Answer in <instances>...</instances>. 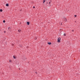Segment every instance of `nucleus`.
Instances as JSON below:
<instances>
[{
	"label": "nucleus",
	"mask_w": 80,
	"mask_h": 80,
	"mask_svg": "<svg viewBox=\"0 0 80 80\" xmlns=\"http://www.w3.org/2000/svg\"><path fill=\"white\" fill-rule=\"evenodd\" d=\"M60 40H61L60 38H58V43H60Z\"/></svg>",
	"instance_id": "nucleus-1"
},
{
	"label": "nucleus",
	"mask_w": 80,
	"mask_h": 80,
	"mask_svg": "<svg viewBox=\"0 0 80 80\" xmlns=\"http://www.w3.org/2000/svg\"><path fill=\"white\" fill-rule=\"evenodd\" d=\"M64 22H67V18H63Z\"/></svg>",
	"instance_id": "nucleus-2"
},
{
	"label": "nucleus",
	"mask_w": 80,
	"mask_h": 80,
	"mask_svg": "<svg viewBox=\"0 0 80 80\" xmlns=\"http://www.w3.org/2000/svg\"><path fill=\"white\" fill-rule=\"evenodd\" d=\"M6 7H8L9 6V5L8 4V3H7L6 4Z\"/></svg>",
	"instance_id": "nucleus-3"
},
{
	"label": "nucleus",
	"mask_w": 80,
	"mask_h": 80,
	"mask_svg": "<svg viewBox=\"0 0 80 80\" xmlns=\"http://www.w3.org/2000/svg\"><path fill=\"white\" fill-rule=\"evenodd\" d=\"M27 24L28 25H30V22H27Z\"/></svg>",
	"instance_id": "nucleus-4"
},
{
	"label": "nucleus",
	"mask_w": 80,
	"mask_h": 80,
	"mask_svg": "<svg viewBox=\"0 0 80 80\" xmlns=\"http://www.w3.org/2000/svg\"><path fill=\"white\" fill-rule=\"evenodd\" d=\"M23 60H25V59H27L26 58H25V57H24V58H23L22 59Z\"/></svg>",
	"instance_id": "nucleus-5"
},
{
	"label": "nucleus",
	"mask_w": 80,
	"mask_h": 80,
	"mask_svg": "<svg viewBox=\"0 0 80 80\" xmlns=\"http://www.w3.org/2000/svg\"><path fill=\"white\" fill-rule=\"evenodd\" d=\"M8 30H9V31H10V30H11V28H10V27L8 28Z\"/></svg>",
	"instance_id": "nucleus-6"
},
{
	"label": "nucleus",
	"mask_w": 80,
	"mask_h": 80,
	"mask_svg": "<svg viewBox=\"0 0 80 80\" xmlns=\"http://www.w3.org/2000/svg\"><path fill=\"white\" fill-rule=\"evenodd\" d=\"M48 45H51V44H52V43L51 42H48Z\"/></svg>",
	"instance_id": "nucleus-7"
},
{
	"label": "nucleus",
	"mask_w": 80,
	"mask_h": 80,
	"mask_svg": "<svg viewBox=\"0 0 80 80\" xmlns=\"http://www.w3.org/2000/svg\"><path fill=\"white\" fill-rule=\"evenodd\" d=\"M0 12H3V10L2 9H0Z\"/></svg>",
	"instance_id": "nucleus-8"
},
{
	"label": "nucleus",
	"mask_w": 80,
	"mask_h": 80,
	"mask_svg": "<svg viewBox=\"0 0 80 80\" xmlns=\"http://www.w3.org/2000/svg\"><path fill=\"white\" fill-rule=\"evenodd\" d=\"M21 30H18V32H21Z\"/></svg>",
	"instance_id": "nucleus-9"
},
{
	"label": "nucleus",
	"mask_w": 80,
	"mask_h": 80,
	"mask_svg": "<svg viewBox=\"0 0 80 80\" xmlns=\"http://www.w3.org/2000/svg\"><path fill=\"white\" fill-rule=\"evenodd\" d=\"M13 58H14V59H15L16 58L15 57V56H13Z\"/></svg>",
	"instance_id": "nucleus-10"
},
{
	"label": "nucleus",
	"mask_w": 80,
	"mask_h": 80,
	"mask_svg": "<svg viewBox=\"0 0 80 80\" xmlns=\"http://www.w3.org/2000/svg\"><path fill=\"white\" fill-rule=\"evenodd\" d=\"M45 0H44L43 1V3H45Z\"/></svg>",
	"instance_id": "nucleus-11"
},
{
	"label": "nucleus",
	"mask_w": 80,
	"mask_h": 80,
	"mask_svg": "<svg viewBox=\"0 0 80 80\" xmlns=\"http://www.w3.org/2000/svg\"><path fill=\"white\" fill-rule=\"evenodd\" d=\"M63 35L64 36H66V34L65 33H64Z\"/></svg>",
	"instance_id": "nucleus-12"
},
{
	"label": "nucleus",
	"mask_w": 80,
	"mask_h": 80,
	"mask_svg": "<svg viewBox=\"0 0 80 80\" xmlns=\"http://www.w3.org/2000/svg\"><path fill=\"white\" fill-rule=\"evenodd\" d=\"M3 22L4 23H5V20H4L3 21Z\"/></svg>",
	"instance_id": "nucleus-13"
},
{
	"label": "nucleus",
	"mask_w": 80,
	"mask_h": 80,
	"mask_svg": "<svg viewBox=\"0 0 80 80\" xmlns=\"http://www.w3.org/2000/svg\"><path fill=\"white\" fill-rule=\"evenodd\" d=\"M9 62H12V61H11V60H10Z\"/></svg>",
	"instance_id": "nucleus-14"
},
{
	"label": "nucleus",
	"mask_w": 80,
	"mask_h": 80,
	"mask_svg": "<svg viewBox=\"0 0 80 80\" xmlns=\"http://www.w3.org/2000/svg\"><path fill=\"white\" fill-rule=\"evenodd\" d=\"M77 16V15H74L75 17H76Z\"/></svg>",
	"instance_id": "nucleus-15"
},
{
	"label": "nucleus",
	"mask_w": 80,
	"mask_h": 80,
	"mask_svg": "<svg viewBox=\"0 0 80 80\" xmlns=\"http://www.w3.org/2000/svg\"><path fill=\"white\" fill-rule=\"evenodd\" d=\"M72 31L73 32H74V30H72Z\"/></svg>",
	"instance_id": "nucleus-16"
},
{
	"label": "nucleus",
	"mask_w": 80,
	"mask_h": 80,
	"mask_svg": "<svg viewBox=\"0 0 80 80\" xmlns=\"http://www.w3.org/2000/svg\"><path fill=\"white\" fill-rule=\"evenodd\" d=\"M35 8V6H33V8Z\"/></svg>",
	"instance_id": "nucleus-17"
},
{
	"label": "nucleus",
	"mask_w": 80,
	"mask_h": 80,
	"mask_svg": "<svg viewBox=\"0 0 80 80\" xmlns=\"http://www.w3.org/2000/svg\"><path fill=\"white\" fill-rule=\"evenodd\" d=\"M35 73L36 74H37V72H35Z\"/></svg>",
	"instance_id": "nucleus-18"
},
{
	"label": "nucleus",
	"mask_w": 80,
	"mask_h": 80,
	"mask_svg": "<svg viewBox=\"0 0 80 80\" xmlns=\"http://www.w3.org/2000/svg\"><path fill=\"white\" fill-rule=\"evenodd\" d=\"M4 33H6V31H4Z\"/></svg>",
	"instance_id": "nucleus-19"
},
{
	"label": "nucleus",
	"mask_w": 80,
	"mask_h": 80,
	"mask_svg": "<svg viewBox=\"0 0 80 80\" xmlns=\"http://www.w3.org/2000/svg\"><path fill=\"white\" fill-rule=\"evenodd\" d=\"M61 25H62V23H61Z\"/></svg>",
	"instance_id": "nucleus-20"
},
{
	"label": "nucleus",
	"mask_w": 80,
	"mask_h": 80,
	"mask_svg": "<svg viewBox=\"0 0 80 80\" xmlns=\"http://www.w3.org/2000/svg\"><path fill=\"white\" fill-rule=\"evenodd\" d=\"M49 3L50 4V2H49Z\"/></svg>",
	"instance_id": "nucleus-21"
},
{
	"label": "nucleus",
	"mask_w": 80,
	"mask_h": 80,
	"mask_svg": "<svg viewBox=\"0 0 80 80\" xmlns=\"http://www.w3.org/2000/svg\"><path fill=\"white\" fill-rule=\"evenodd\" d=\"M27 48H28V47H27Z\"/></svg>",
	"instance_id": "nucleus-22"
},
{
	"label": "nucleus",
	"mask_w": 80,
	"mask_h": 80,
	"mask_svg": "<svg viewBox=\"0 0 80 80\" xmlns=\"http://www.w3.org/2000/svg\"><path fill=\"white\" fill-rule=\"evenodd\" d=\"M50 2H52V0H50Z\"/></svg>",
	"instance_id": "nucleus-23"
},
{
	"label": "nucleus",
	"mask_w": 80,
	"mask_h": 80,
	"mask_svg": "<svg viewBox=\"0 0 80 80\" xmlns=\"http://www.w3.org/2000/svg\"><path fill=\"white\" fill-rule=\"evenodd\" d=\"M37 39V38H36V39H35V40H36Z\"/></svg>",
	"instance_id": "nucleus-24"
},
{
	"label": "nucleus",
	"mask_w": 80,
	"mask_h": 80,
	"mask_svg": "<svg viewBox=\"0 0 80 80\" xmlns=\"http://www.w3.org/2000/svg\"><path fill=\"white\" fill-rule=\"evenodd\" d=\"M20 68H19V70H20Z\"/></svg>",
	"instance_id": "nucleus-25"
},
{
	"label": "nucleus",
	"mask_w": 80,
	"mask_h": 80,
	"mask_svg": "<svg viewBox=\"0 0 80 80\" xmlns=\"http://www.w3.org/2000/svg\"><path fill=\"white\" fill-rule=\"evenodd\" d=\"M47 3H48V2H47Z\"/></svg>",
	"instance_id": "nucleus-26"
},
{
	"label": "nucleus",
	"mask_w": 80,
	"mask_h": 80,
	"mask_svg": "<svg viewBox=\"0 0 80 80\" xmlns=\"http://www.w3.org/2000/svg\"><path fill=\"white\" fill-rule=\"evenodd\" d=\"M75 22H76V21H75Z\"/></svg>",
	"instance_id": "nucleus-27"
}]
</instances>
